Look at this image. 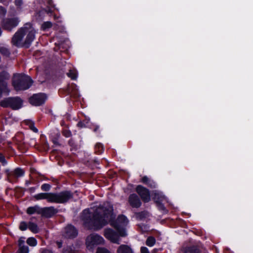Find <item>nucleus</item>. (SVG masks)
Returning <instances> with one entry per match:
<instances>
[{"instance_id": "obj_5", "label": "nucleus", "mask_w": 253, "mask_h": 253, "mask_svg": "<svg viewBox=\"0 0 253 253\" xmlns=\"http://www.w3.org/2000/svg\"><path fill=\"white\" fill-rule=\"evenodd\" d=\"M73 198V194L70 191L59 193H52V203L64 204Z\"/></svg>"}, {"instance_id": "obj_49", "label": "nucleus", "mask_w": 253, "mask_h": 253, "mask_svg": "<svg viewBox=\"0 0 253 253\" xmlns=\"http://www.w3.org/2000/svg\"><path fill=\"white\" fill-rule=\"evenodd\" d=\"M139 227L141 228V230H142V232H144L145 231V226H142L139 225Z\"/></svg>"}, {"instance_id": "obj_24", "label": "nucleus", "mask_w": 253, "mask_h": 253, "mask_svg": "<svg viewBox=\"0 0 253 253\" xmlns=\"http://www.w3.org/2000/svg\"><path fill=\"white\" fill-rule=\"evenodd\" d=\"M52 26V24L51 22H44L42 25V28L43 30L46 31V30L50 28Z\"/></svg>"}, {"instance_id": "obj_41", "label": "nucleus", "mask_w": 253, "mask_h": 253, "mask_svg": "<svg viewBox=\"0 0 253 253\" xmlns=\"http://www.w3.org/2000/svg\"><path fill=\"white\" fill-rule=\"evenodd\" d=\"M24 241L23 238H20L18 240V245L19 247H24Z\"/></svg>"}, {"instance_id": "obj_43", "label": "nucleus", "mask_w": 253, "mask_h": 253, "mask_svg": "<svg viewBox=\"0 0 253 253\" xmlns=\"http://www.w3.org/2000/svg\"><path fill=\"white\" fill-rule=\"evenodd\" d=\"M41 253H54L51 250L44 249L42 250Z\"/></svg>"}, {"instance_id": "obj_40", "label": "nucleus", "mask_w": 253, "mask_h": 253, "mask_svg": "<svg viewBox=\"0 0 253 253\" xmlns=\"http://www.w3.org/2000/svg\"><path fill=\"white\" fill-rule=\"evenodd\" d=\"M142 181L144 183H145V184H147L149 182H151V180L149 179V178L148 177H147L146 176H144L142 178Z\"/></svg>"}, {"instance_id": "obj_28", "label": "nucleus", "mask_w": 253, "mask_h": 253, "mask_svg": "<svg viewBox=\"0 0 253 253\" xmlns=\"http://www.w3.org/2000/svg\"><path fill=\"white\" fill-rule=\"evenodd\" d=\"M62 253H75L74 250L71 246L64 247L62 252Z\"/></svg>"}, {"instance_id": "obj_36", "label": "nucleus", "mask_w": 253, "mask_h": 253, "mask_svg": "<svg viewBox=\"0 0 253 253\" xmlns=\"http://www.w3.org/2000/svg\"><path fill=\"white\" fill-rule=\"evenodd\" d=\"M14 2L15 5L18 7H20L23 3V0H15Z\"/></svg>"}, {"instance_id": "obj_19", "label": "nucleus", "mask_w": 253, "mask_h": 253, "mask_svg": "<svg viewBox=\"0 0 253 253\" xmlns=\"http://www.w3.org/2000/svg\"><path fill=\"white\" fill-rule=\"evenodd\" d=\"M28 228L33 233H37L39 231V228L38 225L32 222L28 223Z\"/></svg>"}, {"instance_id": "obj_53", "label": "nucleus", "mask_w": 253, "mask_h": 253, "mask_svg": "<svg viewBox=\"0 0 253 253\" xmlns=\"http://www.w3.org/2000/svg\"><path fill=\"white\" fill-rule=\"evenodd\" d=\"M4 0H0V1L1 2H3L4 1Z\"/></svg>"}, {"instance_id": "obj_46", "label": "nucleus", "mask_w": 253, "mask_h": 253, "mask_svg": "<svg viewBox=\"0 0 253 253\" xmlns=\"http://www.w3.org/2000/svg\"><path fill=\"white\" fill-rule=\"evenodd\" d=\"M35 187H31L27 190V191L28 192H29L30 193H33L35 191Z\"/></svg>"}, {"instance_id": "obj_39", "label": "nucleus", "mask_w": 253, "mask_h": 253, "mask_svg": "<svg viewBox=\"0 0 253 253\" xmlns=\"http://www.w3.org/2000/svg\"><path fill=\"white\" fill-rule=\"evenodd\" d=\"M63 135L66 137H69L71 136L72 134L70 131L69 130H64L63 132Z\"/></svg>"}, {"instance_id": "obj_51", "label": "nucleus", "mask_w": 253, "mask_h": 253, "mask_svg": "<svg viewBox=\"0 0 253 253\" xmlns=\"http://www.w3.org/2000/svg\"><path fill=\"white\" fill-rule=\"evenodd\" d=\"M29 184H30V181L29 180L26 181L25 184L28 186Z\"/></svg>"}, {"instance_id": "obj_33", "label": "nucleus", "mask_w": 253, "mask_h": 253, "mask_svg": "<svg viewBox=\"0 0 253 253\" xmlns=\"http://www.w3.org/2000/svg\"><path fill=\"white\" fill-rule=\"evenodd\" d=\"M96 253H111L107 249L103 248H98Z\"/></svg>"}, {"instance_id": "obj_25", "label": "nucleus", "mask_w": 253, "mask_h": 253, "mask_svg": "<svg viewBox=\"0 0 253 253\" xmlns=\"http://www.w3.org/2000/svg\"><path fill=\"white\" fill-rule=\"evenodd\" d=\"M95 153L99 154L103 151V146L101 143H97L95 146Z\"/></svg>"}, {"instance_id": "obj_7", "label": "nucleus", "mask_w": 253, "mask_h": 253, "mask_svg": "<svg viewBox=\"0 0 253 253\" xmlns=\"http://www.w3.org/2000/svg\"><path fill=\"white\" fill-rule=\"evenodd\" d=\"M104 239L99 235L92 233L87 236L86 242L87 246L97 245L103 243Z\"/></svg>"}, {"instance_id": "obj_48", "label": "nucleus", "mask_w": 253, "mask_h": 253, "mask_svg": "<svg viewBox=\"0 0 253 253\" xmlns=\"http://www.w3.org/2000/svg\"><path fill=\"white\" fill-rule=\"evenodd\" d=\"M56 244L58 248H61L62 246V243L61 242H57Z\"/></svg>"}, {"instance_id": "obj_37", "label": "nucleus", "mask_w": 253, "mask_h": 253, "mask_svg": "<svg viewBox=\"0 0 253 253\" xmlns=\"http://www.w3.org/2000/svg\"><path fill=\"white\" fill-rule=\"evenodd\" d=\"M0 162L3 165L6 164V161L5 157L1 153H0Z\"/></svg>"}, {"instance_id": "obj_42", "label": "nucleus", "mask_w": 253, "mask_h": 253, "mask_svg": "<svg viewBox=\"0 0 253 253\" xmlns=\"http://www.w3.org/2000/svg\"><path fill=\"white\" fill-rule=\"evenodd\" d=\"M141 253H149L148 249L146 247H142L141 248Z\"/></svg>"}, {"instance_id": "obj_4", "label": "nucleus", "mask_w": 253, "mask_h": 253, "mask_svg": "<svg viewBox=\"0 0 253 253\" xmlns=\"http://www.w3.org/2000/svg\"><path fill=\"white\" fill-rule=\"evenodd\" d=\"M23 100L19 97H8L0 102L1 106L18 110L22 106Z\"/></svg>"}, {"instance_id": "obj_22", "label": "nucleus", "mask_w": 253, "mask_h": 253, "mask_svg": "<svg viewBox=\"0 0 253 253\" xmlns=\"http://www.w3.org/2000/svg\"><path fill=\"white\" fill-rule=\"evenodd\" d=\"M10 78L9 74L6 71L0 72V80L6 81Z\"/></svg>"}, {"instance_id": "obj_11", "label": "nucleus", "mask_w": 253, "mask_h": 253, "mask_svg": "<svg viewBox=\"0 0 253 253\" xmlns=\"http://www.w3.org/2000/svg\"><path fill=\"white\" fill-rule=\"evenodd\" d=\"M78 231L72 225H68L65 228L63 236L66 238H74L77 236Z\"/></svg>"}, {"instance_id": "obj_26", "label": "nucleus", "mask_w": 253, "mask_h": 253, "mask_svg": "<svg viewBox=\"0 0 253 253\" xmlns=\"http://www.w3.org/2000/svg\"><path fill=\"white\" fill-rule=\"evenodd\" d=\"M27 244L31 246H35L37 245V240L35 238L30 237L27 240Z\"/></svg>"}, {"instance_id": "obj_52", "label": "nucleus", "mask_w": 253, "mask_h": 253, "mask_svg": "<svg viewBox=\"0 0 253 253\" xmlns=\"http://www.w3.org/2000/svg\"><path fill=\"white\" fill-rule=\"evenodd\" d=\"M5 92L4 91H2L0 89V98L2 96V92Z\"/></svg>"}, {"instance_id": "obj_30", "label": "nucleus", "mask_w": 253, "mask_h": 253, "mask_svg": "<svg viewBox=\"0 0 253 253\" xmlns=\"http://www.w3.org/2000/svg\"><path fill=\"white\" fill-rule=\"evenodd\" d=\"M27 228H28V223L27 224L25 221H22L20 222L19 225V229L21 231H25L27 229Z\"/></svg>"}, {"instance_id": "obj_6", "label": "nucleus", "mask_w": 253, "mask_h": 253, "mask_svg": "<svg viewBox=\"0 0 253 253\" xmlns=\"http://www.w3.org/2000/svg\"><path fill=\"white\" fill-rule=\"evenodd\" d=\"M19 23L18 18L13 17L2 19L0 25L3 29L10 32L18 26Z\"/></svg>"}, {"instance_id": "obj_3", "label": "nucleus", "mask_w": 253, "mask_h": 253, "mask_svg": "<svg viewBox=\"0 0 253 253\" xmlns=\"http://www.w3.org/2000/svg\"><path fill=\"white\" fill-rule=\"evenodd\" d=\"M33 83L31 78L25 75H14L12 79V84L16 90L27 89L30 87Z\"/></svg>"}, {"instance_id": "obj_29", "label": "nucleus", "mask_w": 253, "mask_h": 253, "mask_svg": "<svg viewBox=\"0 0 253 253\" xmlns=\"http://www.w3.org/2000/svg\"><path fill=\"white\" fill-rule=\"evenodd\" d=\"M5 173L7 174L8 177V180L11 182L13 181V171H10L9 169L5 170Z\"/></svg>"}, {"instance_id": "obj_10", "label": "nucleus", "mask_w": 253, "mask_h": 253, "mask_svg": "<svg viewBox=\"0 0 253 253\" xmlns=\"http://www.w3.org/2000/svg\"><path fill=\"white\" fill-rule=\"evenodd\" d=\"M136 191L141 199L145 203L150 200V195L149 190L141 185H138L136 188Z\"/></svg>"}, {"instance_id": "obj_44", "label": "nucleus", "mask_w": 253, "mask_h": 253, "mask_svg": "<svg viewBox=\"0 0 253 253\" xmlns=\"http://www.w3.org/2000/svg\"><path fill=\"white\" fill-rule=\"evenodd\" d=\"M147 184L151 188L155 187V183L152 180H151V182H149Z\"/></svg>"}, {"instance_id": "obj_21", "label": "nucleus", "mask_w": 253, "mask_h": 253, "mask_svg": "<svg viewBox=\"0 0 253 253\" xmlns=\"http://www.w3.org/2000/svg\"><path fill=\"white\" fill-rule=\"evenodd\" d=\"M136 216L140 220L145 219L149 216V213L147 211H143L136 213Z\"/></svg>"}, {"instance_id": "obj_15", "label": "nucleus", "mask_w": 253, "mask_h": 253, "mask_svg": "<svg viewBox=\"0 0 253 253\" xmlns=\"http://www.w3.org/2000/svg\"><path fill=\"white\" fill-rule=\"evenodd\" d=\"M34 197L37 200L46 199L47 202L52 203V193H41L35 195Z\"/></svg>"}, {"instance_id": "obj_38", "label": "nucleus", "mask_w": 253, "mask_h": 253, "mask_svg": "<svg viewBox=\"0 0 253 253\" xmlns=\"http://www.w3.org/2000/svg\"><path fill=\"white\" fill-rule=\"evenodd\" d=\"M29 126H30L31 129L32 130L35 132H38V129L34 126V124L33 123H32V122L30 123V124L29 125Z\"/></svg>"}, {"instance_id": "obj_17", "label": "nucleus", "mask_w": 253, "mask_h": 253, "mask_svg": "<svg viewBox=\"0 0 253 253\" xmlns=\"http://www.w3.org/2000/svg\"><path fill=\"white\" fill-rule=\"evenodd\" d=\"M42 209L41 207H40L38 205H36L33 207H30L27 209V213L29 214H32L35 213H37L38 214H42Z\"/></svg>"}, {"instance_id": "obj_18", "label": "nucleus", "mask_w": 253, "mask_h": 253, "mask_svg": "<svg viewBox=\"0 0 253 253\" xmlns=\"http://www.w3.org/2000/svg\"><path fill=\"white\" fill-rule=\"evenodd\" d=\"M0 53L6 57H9L10 55V49L7 46L2 44H0Z\"/></svg>"}, {"instance_id": "obj_32", "label": "nucleus", "mask_w": 253, "mask_h": 253, "mask_svg": "<svg viewBox=\"0 0 253 253\" xmlns=\"http://www.w3.org/2000/svg\"><path fill=\"white\" fill-rule=\"evenodd\" d=\"M67 75L72 80H75L77 78L76 74L72 70L69 71V72L67 73Z\"/></svg>"}, {"instance_id": "obj_50", "label": "nucleus", "mask_w": 253, "mask_h": 253, "mask_svg": "<svg viewBox=\"0 0 253 253\" xmlns=\"http://www.w3.org/2000/svg\"><path fill=\"white\" fill-rule=\"evenodd\" d=\"M98 128H99V126H95V127L94 128V130H94V132L97 131V130L98 129Z\"/></svg>"}, {"instance_id": "obj_47", "label": "nucleus", "mask_w": 253, "mask_h": 253, "mask_svg": "<svg viewBox=\"0 0 253 253\" xmlns=\"http://www.w3.org/2000/svg\"><path fill=\"white\" fill-rule=\"evenodd\" d=\"M68 143L71 146H73L74 145V141H73V140L72 139H70L69 140Z\"/></svg>"}, {"instance_id": "obj_12", "label": "nucleus", "mask_w": 253, "mask_h": 253, "mask_svg": "<svg viewBox=\"0 0 253 253\" xmlns=\"http://www.w3.org/2000/svg\"><path fill=\"white\" fill-rule=\"evenodd\" d=\"M58 210L54 207H45L42 209V215L46 218H50L57 213Z\"/></svg>"}, {"instance_id": "obj_20", "label": "nucleus", "mask_w": 253, "mask_h": 253, "mask_svg": "<svg viewBox=\"0 0 253 253\" xmlns=\"http://www.w3.org/2000/svg\"><path fill=\"white\" fill-rule=\"evenodd\" d=\"M24 171L20 168H16L13 171V178L21 177L24 175Z\"/></svg>"}, {"instance_id": "obj_2", "label": "nucleus", "mask_w": 253, "mask_h": 253, "mask_svg": "<svg viewBox=\"0 0 253 253\" xmlns=\"http://www.w3.org/2000/svg\"><path fill=\"white\" fill-rule=\"evenodd\" d=\"M35 31L33 29H28L24 27L20 28L13 35L12 43L17 47H30L35 39Z\"/></svg>"}, {"instance_id": "obj_16", "label": "nucleus", "mask_w": 253, "mask_h": 253, "mask_svg": "<svg viewBox=\"0 0 253 253\" xmlns=\"http://www.w3.org/2000/svg\"><path fill=\"white\" fill-rule=\"evenodd\" d=\"M117 253H133L132 249L126 245H120L117 249Z\"/></svg>"}, {"instance_id": "obj_45", "label": "nucleus", "mask_w": 253, "mask_h": 253, "mask_svg": "<svg viewBox=\"0 0 253 253\" xmlns=\"http://www.w3.org/2000/svg\"><path fill=\"white\" fill-rule=\"evenodd\" d=\"M52 142L56 145H59V144L58 142L57 138H55L53 139Z\"/></svg>"}, {"instance_id": "obj_13", "label": "nucleus", "mask_w": 253, "mask_h": 253, "mask_svg": "<svg viewBox=\"0 0 253 253\" xmlns=\"http://www.w3.org/2000/svg\"><path fill=\"white\" fill-rule=\"evenodd\" d=\"M128 202L133 208H138L141 205V202L139 197L135 194H132L129 195Z\"/></svg>"}, {"instance_id": "obj_9", "label": "nucleus", "mask_w": 253, "mask_h": 253, "mask_svg": "<svg viewBox=\"0 0 253 253\" xmlns=\"http://www.w3.org/2000/svg\"><path fill=\"white\" fill-rule=\"evenodd\" d=\"M104 236L110 240L112 242L117 244H120V238L118 233L111 228H107L104 230Z\"/></svg>"}, {"instance_id": "obj_34", "label": "nucleus", "mask_w": 253, "mask_h": 253, "mask_svg": "<svg viewBox=\"0 0 253 253\" xmlns=\"http://www.w3.org/2000/svg\"><path fill=\"white\" fill-rule=\"evenodd\" d=\"M6 13V9L4 7L0 6V19L3 17L5 15Z\"/></svg>"}, {"instance_id": "obj_35", "label": "nucleus", "mask_w": 253, "mask_h": 253, "mask_svg": "<svg viewBox=\"0 0 253 253\" xmlns=\"http://www.w3.org/2000/svg\"><path fill=\"white\" fill-rule=\"evenodd\" d=\"M88 123V121H80L77 124V126L80 128H83L84 127H85V124H87Z\"/></svg>"}, {"instance_id": "obj_31", "label": "nucleus", "mask_w": 253, "mask_h": 253, "mask_svg": "<svg viewBox=\"0 0 253 253\" xmlns=\"http://www.w3.org/2000/svg\"><path fill=\"white\" fill-rule=\"evenodd\" d=\"M51 186L49 184L44 183L41 186V189L43 191H48L50 190Z\"/></svg>"}, {"instance_id": "obj_1", "label": "nucleus", "mask_w": 253, "mask_h": 253, "mask_svg": "<svg viewBox=\"0 0 253 253\" xmlns=\"http://www.w3.org/2000/svg\"><path fill=\"white\" fill-rule=\"evenodd\" d=\"M81 217L84 226L89 229L98 230L110 223L120 236L125 237L126 235L125 227L128 220L124 215H119L115 220L116 215L113 213V206L109 202H105L95 209L84 210Z\"/></svg>"}, {"instance_id": "obj_27", "label": "nucleus", "mask_w": 253, "mask_h": 253, "mask_svg": "<svg viewBox=\"0 0 253 253\" xmlns=\"http://www.w3.org/2000/svg\"><path fill=\"white\" fill-rule=\"evenodd\" d=\"M0 89L4 91L7 90V83L6 81L0 80Z\"/></svg>"}, {"instance_id": "obj_14", "label": "nucleus", "mask_w": 253, "mask_h": 253, "mask_svg": "<svg viewBox=\"0 0 253 253\" xmlns=\"http://www.w3.org/2000/svg\"><path fill=\"white\" fill-rule=\"evenodd\" d=\"M182 253H200V249L196 245H184L181 249Z\"/></svg>"}, {"instance_id": "obj_8", "label": "nucleus", "mask_w": 253, "mask_h": 253, "mask_svg": "<svg viewBox=\"0 0 253 253\" xmlns=\"http://www.w3.org/2000/svg\"><path fill=\"white\" fill-rule=\"evenodd\" d=\"M46 98L47 96L45 94L40 93L34 94L30 97L29 101L32 105L38 106L42 105Z\"/></svg>"}, {"instance_id": "obj_23", "label": "nucleus", "mask_w": 253, "mask_h": 253, "mask_svg": "<svg viewBox=\"0 0 253 253\" xmlns=\"http://www.w3.org/2000/svg\"><path fill=\"white\" fill-rule=\"evenodd\" d=\"M156 242V240L154 237L152 236L149 237L146 241V244L149 247H152L154 245Z\"/></svg>"}]
</instances>
